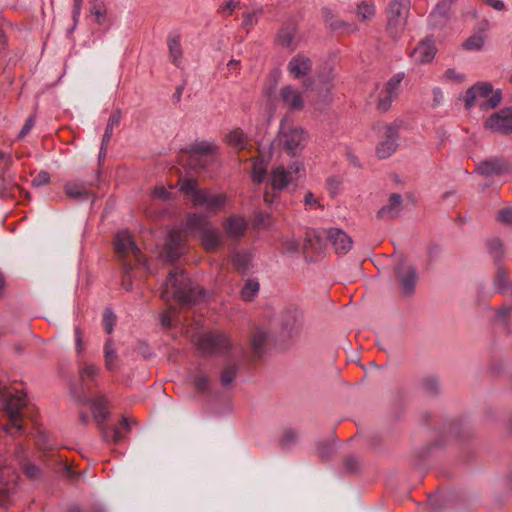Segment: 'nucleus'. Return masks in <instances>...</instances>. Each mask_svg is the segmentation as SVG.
Segmentation results:
<instances>
[{
	"mask_svg": "<svg viewBox=\"0 0 512 512\" xmlns=\"http://www.w3.org/2000/svg\"><path fill=\"white\" fill-rule=\"evenodd\" d=\"M99 372V368L94 364L86 365L80 372V377L84 379L87 378H94Z\"/></svg>",
	"mask_w": 512,
	"mask_h": 512,
	"instance_id": "4d7b16f0",
	"label": "nucleus"
},
{
	"mask_svg": "<svg viewBox=\"0 0 512 512\" xmlns=\"http://www.w3.org/2000/svg\"><path fill=\"white\" fill-rule=\"evenodd\" d=\"M23 471L30 480H39L42 477L40 468L29 461L23 464Z\"/></svg>",
	"mask_w": 512,
	"mask_h": 512,
	"instance_id": "c03bdc74",
	"label": "nucleus"
},
{
	"mask_svg": "<svg viewBox=\"0 0 512 512\" xmlns=\"http://www.w3.org/2000/svg\"><path fill=\"white\" fill-rule=\"evenodd\" d=\"M35 124V118L34 116H30L25 121V124L23 125L22 129L20 130L18 134V138H24L33 128Z\"/></svg>",
	"mask_w": 512,
	"mask_h": 512,
	"instance_id": "052dcab7",
	"label": "nucleus"
},
{
	"mask_svg": "<svg viewBox=\"0 0 512 512\" xmlns=\"http://www.w3.org/2000/svg\"><path fill=\"white\" fill-rule=\"evenodd\" d=\"M403 199L398 193H392L388 203L384 205L377 213V218L381 220H392L397 218L403 210Z\"/></svg>",
	"mask_w": 512,
	"mask_h": 512,
	"instance_id": "dca6fc26",
	"label": "nucleus"
},
{
	"mask_svg": "<svg viewBox=\"0 0 512 512\" xmlns=\"http://www.w3.org/2000/svg\"><path fill=\"white\" fill-rule=\"evenodd\" d=\"M262 14V10L252 11V12H245L243 13V27H253L258 23L259 16Z\"/></svg>",
	"mask_w": 512,
	"mask_h": 512,
	"instance_id": "49530a36",
	"label": "nucleus"
},
{
	"mask_svg": "<svg viewBox=\"0 0 512 512\" xmlns=\"http://www.w3.org/2000/svg\"><path fill=\"white\" fill-rule=\"evenodd\" d=\"M275 42L282 47H288V29L286 27L279 30Z\"/></svg>",
	"mask_w": 512,
	"mask_h": 512,
	"instance_id": "bf43d9fd",
	"label": "nucleus"
},
{
	"mask_svg": "<svg viewBox=\"0 0 512 512\" xmlns=\"http://www.w3.org/2000/svg\"><path fill=\"white\" fill-rule=\"evenodd\" d=\"M104 358H105V366L108 370L114 371L117 368V353L114 348V342L111 338L107 339L104 346Z\"/></svg>",
	"mask_w": 512,
	"mask_h": 512,
	"instance_id": "72a5a7b5",
	"label": "nucleus"
},
{
	"mask_svg": "<svg viewBox=\"0 0 512 512\" xmlns=\"http://www.w3.org/2000/svg\"><path fill=\"white\" fill-rule=\"evenodd\" d=\"M202 295V289L195 285L183 270L175 268L168 274L163 286L161 298L168 302L176 300L180 305H192Z\"/></svg>",
	"mask_w": 512,
	"mask_h": 512,
	"instance_id": "f257e3e1",
	"label": "nucleus"
},
{
	"mask_svg": "<svg viewBox=\"0 0 512 512\" xmlns=\"http://www.w3.org/2000/svg\"><path fill=\"white\" fill-rule=\"evenodd\" d=\"M227 201V195L221 193L218 195H211L207 190L198 193V199L193 204L194 206H205L208 210L217 211L224 207Z\"/></svg>",
	"mask_w": 512,
	"mask_h": 512,
	"instance_id": "f3484780",
	"label": "nucleus"
},
{
	"mask_svg": "<svg viewBox=\"0 0 512 512\" xmlns=\"http://www.w3.org/2000/svg\"><path fill=\"white\" fill-rule=\"evenodd\" d=\"M210 226H212L208 217L201 213H190L187 215L185 227L186 229L193 233L197 232L198 236L203 233V231L207 230Z\"/></svg>",
	"mask_w": 512,
	"mask_h": 512,
	"instance_id": "aec40b11",
	"label": "nucleus"
},
{
	"mask_svg": "<svg viewBox=\"0 0 512 512\" xmlns=\"http://www.w3.org/2000/svg\"><path fill=\"white\" fill-rule=\"evenodd\" d=\"M327 237L323 231L309 229L305 233L302 245L290 239V252L302 250L307 261H317L325 252Z\"/></svg>",
	"mask_w": 512,
	"mask_h": 512,
	"instance_id": "7ed1b4c3",
	"label": "nucleus"
},
{
	"mask_svg": "<svg viewBox=\"0 0 512 512\" xmlns=\"http://www.w3.org/2000/svg\"><path fill=\"white\" fill-rule=\"evenodd\" d=\"M209 378L204 373H198L194 378V386L199 393H205L208 390Z\"/></svg>",
	"mask_w": 512,
	"mask_h": 512,
	"instance_id": "09e8293b",
	"label": "nucleus"
},
{
	"mask_svg": "<svg viewBox=\"0 0 512 512\" xmlns=\"http://www.w3.org/2000/svg\"><path fill=\"white\" fill-rule=\"evenodd\" d=\"M306 323V310L299 305L290 304V335H298Z\"/></svg>",
	"mask_w": 512,
	"mask_h": 512,
	"instance_id": "412c9836",
	"label": "nucleus"
},
{
	"mask_svg": "<svg viewBox=\"0 0 512 512\" xmlns=\"http://www.w3.org/2000/svg\"><path fill=\"white\" fill-rule=\"evenodd\" d=\"M410 13V0H391L388 4L387 30L393 37L398 36L405 28Z\"/></svg>",
	"mask_w": 512,
	"mask_h": 512,
	"instance_id": "20e7f679",
	"label": "nucleus"
},
{
	"mask_svg": "<svg viewBox=\"0 0 512 512\" xmlns=\"http://www.w3.org/2000/svg\"><path fill=\"white\" fill-rule=\"evenodd\" d=\"M180 36L179 35H173L169 36L168 38V48H169V55L172 60V62L179 67L180 60L183 56V50L180 43Z\"/></svg>",
	"mask_w": 512,
	"mask_h": 512,
	"instance_id": "7c9ffc66",
	"label": "nucleus"
},
{
	"mask_svg": "<svg viewBox=\"0 0 512 512\" xmlns=\"http://www.w3.org/2000/svg\"><path fill=\"white\" fill-rule=\"evenodd\" d=\"M267 334L265 331L261 329H257L252 337H251V347L254 350V353L258 356L261 355L262 349L266 343Z\"/></svg>",
	"mask_w": 512,
	"mask_h": 512,
	"instance_id": "58836bf2",
	"label": "nucleus"
},
{
	"mask_svg": "<svg viewBox=\"0 0 512 512\" xmlns=\"http://www.w3.org/2000/svg\"><path fill=\"white\" fill-rule=\"evenodd\" d=\"M399 127L397 124H386L384 126V139L377 146L376 153L379 158L390 157L397 149Z\"/></svg>",
	"mask_w": 512,
	"mask_h": 512,
	"instance_id": "9d476101",
	"label": "nucleus"
},
{
	"mask_svg": "<svg viewBox=\"0 0 512 512\" xmlns=\"http://www.w3.org/2000/svg\"><path fill=\"white\" fill-rule=\"evenodd\" d=\"M184 241V237L180 231L172 230L169 232L165 244V254L170 262L173 263L177 261L183 254Z\"/></svg>",
	"mask_w": 512,
	"mask_h": 512,
	"instance_id": "4468645a",
	"label": "nucleus"
},
{
	"mask_svg": "<svg viewBox=\"0 0 512 512\" xmlns=\"http://www.w3.org/2000/svg\"><path fill=\"white\" fill-rule=\"evenodd\" d=\"M510 170V164L502 158H489L480 162L476 171L483 176L502 175Z\"/></svg>",
	"mask_w": 512,
	"mask_h": 512,
	"instance_id": "2eb2a0df",
	"label": "nucleus"
},
{
	"mask_svg": "<svg viewBox=\"0 0 512 512\" xmlns=\"http://www.w3.org/2000/svg\"><path fill=\"white\" fill-rule=\"evenodd\" d=\"M92 13L96 16V22L102 24L105 20L106 8L101 2H95L93 4Z\"/></svg>",
	"mask_w": 512,
	"mask_h": 512,
	"instance_id": "5fc2aeb1",
	"label": "nucleus"
},
{
	"mask_svg": "<svg viewBox=\"0 0 512 512\" xmlns=\"http://www.w3.org/2000/svg\"><path fill=\"white\" fill-rule=\"evenodd\" d=\"M404 78L403 73H398L392 76L385 84L383 90L379 94L378 109L382 112L387 111L394 99L397 98L400 90V84Z\"/></svg>",
	"mask_w": 512,
	"mask_h": 512,
	"instance_id": "6e6552de",
	"label": "nucleus"
},
{
	"mask_svg": "<svg viewBox=\"0 0 512 512\" xmlns=\"http://www.w3.org/2000/svg\"><path fill=\"white\" fill-rule=\"evenodd\" d=\"M304 106V99L302 94L297 91H292L290 88V111L301 110Z\"/></svg>",
	"mask_w": 512,
	"mask_h": 512,
	"instance_id": "8fccbe9b",
	"label": "nucleus"
},
{
	"mask_svg": "<svg viewBox=\"0 0 512 512\" xmlns=\"http://www.w3.org/2000/svg\"><path fill=\"white\" fill-rule=\"evenodd\" d=\"M322 15L325 23L330 27L333 31H341V32H355L357 27L354 24L349 22L340 20L336 14L329 8H323Z\"/></svg>",
	"mask_w": 512,
	"mask_h": 512,
	"instance_id": "a211bd4d",
	"label": "nucleus"
},
{
	"mask_svg": "<svg viewBox=\"0 0 512 512\" xmlns=\"http://www.w3.org/2000/svg\"><path fill=\"white\" fill-rule=\"evenodd\" d=\"M507 282H508V274H507L506 270L502 267H499L497 270L495 279H494V285L497 288L502 289L507 285Z\"/></svg>",
	"mask_w": 512,
	"mask_h": 512,
	"instance_id": "603ef678",
	"label": "nucleus"
},
{
	"mask_svg": "<svg viewBox=\"0 0 512 512\" xmlns=\"http://www.w3.org/2000/svg\"><path fill=\"white\" fill-rule=\"evenodd\" d=\"M511 314L512 305H504L496 311L494 321L499 324H506Z\"/></svg>",
	"mask_w": 512,
	"mask_h": 512,
	"instance_id": "a18cd8bd",
	"label": "nucleus"
},
{
	"mask_svg": "<svg viewBox=\"0 0 512 512\" xmlns=\"http://www.w3.org/2000/svg\"><path fill=\"white\" fill-rule=\"evenodd\" d=\"M120 119H121V110L120 109H116L110 115V117L108 119V123H107L106 129H105V132H104V135H103V138H102V144H101L100 153L105 152L106 146L108 145V143L111 140V137H112V134H113V129H114L115 126L119 125Z\"/></svg>",
	"mask_w": 512,
	"mask_h": 512,
	"instance_id": "bb28decb",
	"label": "nucleus"
},
{
	"mask_svg": "<svg viewBox=\"0 0 512 512\" xmlns=\"http://www.w3.org/2000/svg\"><path fill=\"white\" fill-rule=\"evenodd\" d=\"M450 5L446 1L437 4L429 16L430 24L434 27H442L448 20Z\"/></svg>",
	"mask_w": 512,
	"mask_h": 512,
	"instance_id": "a878e982",
	"label": "nucleus"
},
{
	"mask_svg": "<svg viewBox=\"0 0 512 512\" xmlns=\"http://www.w3.org/2000/svg\"><path fill=\"white\" fill-rule=\"evenodd\" d=\"M137 350L145 358H148V357H150L152 355V351H151L150 346L147 343H145V342L139 341L137 343Z\"/></svg>",
	"mask_w": 512,
	"mask_h": 512,
	"instance_id": "0e129e2a",
	"label": "nucleus"
},
{
	"mask_svg": "<svg viewBox=\"0 0 512 512\" xmlns=\"http://www.w3.org/2000/svg\"><path fill=\"white\" fill-rule=\"evenodd\" d=\"M281 71L278 69L273 70L267 79V83L264 88L265 95L269 98L272 103L278 100L276 89L281 79Z\"/></svg>",
	"mask_w": 512,
	"mask_h": 512,
	"instance_id": "cd10ccee",
	"label": "nucleus"
},
{
	"mask_svg": "<svg viewBox=\"0 0 512 512\" xmlns=\"http://www.w3.org/2000/svg\"><path fill=\"white\" fill-rule=\"evenodd\" d=\"M64 192L67 197L76 200H81L92 196V193L86 187L73 182H68L65 184Z\"/></svg>",
	"mask_w": 512,
	"mask_h": 512,
	"instance_id": "c85d7f7f",
	"label": "nucleus"
},
{
	"mask_svg": "<svg viewBox=\"0 0 512 512\" xmlns=\"http://www.w3.org/2000/svg\"><path fill=\"white\" fill-rule=\"evenodd\" d=\"M116 315L114 314L113 310L109 307L105 308L103 313V326L105 331L108 334H111L113 332L114 326L116 324Z\"/></svg>",
	"mask_w": 512,
	"mask_h": 512,
	"instance_id": "79ce46f5",
	"label": "nucleus"
},
{
	"mask_svg": "<svg viewBox=\"0 0 512 512\" xmlns=\"http://www.w3.org/2000/svg\"><path fill=\"white\" fill-rule=\"evenodd\" d=\"M199 238L204 250L210 253L215 252L221 244L219 229L213 225L203 231V233L199 235Z\"/></svg>",
	"mask_w": 512,
	"mask_h": 512,
	"instance_id": "6ab92c4d",
	"label": "nucleus"
},
{
	"mask_svg": "<svg viewBox=\"0 0 512 512\" xmlns=\"http://www.w3.org/2000/svg\"><path fill=\"white\" fill-rule=\"evenodd\" d=\"M232 263L238 271L245 272L248 268L249 259L246 255L235 253L232 256Z\"/></svg>",
	"mask_w": 512,
	"mask_h": 512,
	"instance_id": "de8ad7c7",
	"label": "nucleus"
},
{
	"mask_svg": "<svg viewBox=\"0 0 512 512\" xmlns=\"http://www.w3.org/2000/svg\"><path fill=\"white\" fill-rule=\"evenodd\" d=\"M114 246L117 254L125 256L131 253L136 257L137 261L140 262L141 251L128 231H121L116 234Z\"/></svg>",
	"mask_w": 512,
	"mask_h": 512,
	"instance_id": "f8f14e48",
	"label": "nucleus"
},
{
	"mask_svg": "<svg viewBox=\"0 0 512 512\" xmlns=\"http://www.w3.org/2000/svg\"><path fill=\"white\" fill-rule=\"evenodd\" d=\"M307 143V133L302 128L290 127V155L300 153Z\"/></svg>",
	"mask_w": 512,
	"mask_h": 512,
	"instance_id": "393cba45",
	"label": "nucleus"
},
{
	"mask_svg": "<svg viewBox=\"0 0 512 512\" xmlns=\"http://www.w3.org/2000/svg\"><path fill=\"white\" fill-rule=\"evenodd\" d=\"M270 184L273 190H282L288 185V173L284 167H277L271 171Z\"/></svg>",
	"mask_w": 512,
	"mask_h": 512,
	"instance_id": "c756f323",
	"label": "nucleus"
},
{
	"mask_svg": "<svg viewBox=\"0 0 512 512\" xmlns=\"http://www.w3.org/2000/svg\"><path fill=\"white\" fill-rule=\"evenodd\" d=\"M197 348L205 354H224L231 348L229 337L223 332H206L194 338Z\"/></svg>",
	"mask_w": 512,
	"mask_h": 512,
	"instance_id": "39448f33",
	"label": "nucleus"
},
{
	"mask_svg": "<svg viewBox=\"0 0 512 512\" xmlns=\"http://www.w3.org/2000/svg\"><path fill=\"white\" fill-rule=\"evenodd\" d=\"M238 371V366L236 364H228L224 367L220 381L223 386H229L235 379Z\"/></svg>",
	"mask_w": 512,
	"mask_h": 512,
	"instance_id": "a19ab883",
	"label": "nucleus"
},
{
	"mask_svg": "<svg viewBox=\"0 0 512 512\" xmlns=\"http://www.w3.org/2000/svg\"><path fill=\"white\" fill-rule=\"evenodd\" d=\"M185 85H186V81H184V83L180 86H178L176 88V91L175 93L173 94L172 96V100L175 102V103H178L180 100H181V97H182V94H183V91H184V88H185Z\"/></svg>",
	"mask_w": 512,
	"mask_h": 512,
	"instance_id": "774afa93",
	"label": "nucleus"
},
{
	"mask_svg": "<svg viewBox=\"0 0 512 512\" xmlns=\"http://www.w3.org/2000/svg\"><path fill=\"white\" fill-rule=\"evenodd\" d=\"M304 203L305 205L307 206H310V207H313V206H318V207H322L318 201L316 200V198L314 197L313 193L311 192H308L305 197H304Z\"/></svg>",
	"mask_w": 512,
	"mask_h": 512,
	"instance_id": "69168bd1",
	"label": "nucleus"
},
{
	"mask_svg": "<svg viewBox=\"0 0 512 512\" xmlns=\"http://www.w3.org/2000/svg\"><path fill=\"white\" fill-rule=\"evenodd\" d=\"M327 240L332 244L336 253L346 254L352 247V239L339 228L324 230Z\"/></svg>",
	"mask_w": 512,
	"mask_h": 512,
	"instance_id": "ddd939ff",
	"label": "nucleus"
},
{
	"mask_svg": "<svg viewBox=\"0 0 512 512\" xmlns=\"http://www.w3.org/2000/svg\"><path fill=\"white\" fill-rule=\"evenodd\" d=\"M293 174L296 175V179H301L305 176V168L302 162L294 161L290 163V185L293 181Z\"/></svg>",
	"mask_w": 512,
	"mask_h": 512,
	"instance_id": "3c124183",
	"label": "nucleus"
},
{
	"mask_svg": "<svg viewBox=\"0 0 512 512\" xmlns=\"http://www.w3.org/2000/svg\"><path fill=\"white\" fill-rule=\"evenodd\" d=\"M436 48L430 41L419 43L413 50L411 56L417 62H429L435 56Z\"/></svg>",
	"mask_w": 512,
	"mask_h": 512,
	"instance_id": "b1692460",
	"label": "nucleus"
},
{
	"mask_svg": "<svg viewBox=\"0 0 512 512\" xmlns=\"http://www.w3.org/2000/svg\"><path fill=\"white\" fill-rule=\"evenodd\" d=\"M153 194L155 197L164 199V200L167 199L168 195H169L168 191L163 186L155 187L153 189Z\"/></svg>",
	"mask_w": 512,
	"mask_h": 512,
	"instance_id": "338daca9",
	"label": "nucleus"
},
{
	"mask_svg": "<svg viewBox=\"0 0 512 512\" xmlns=\"http://www.w3.org/2000/svg\"><path fill=\"white\" fill-rule=\"evenodd\" d=\"M423 389L428 394H435L438 391V381L435 378H427L423 381Z\"/></svg>",
	"mask_w": 512,
	"mask_h": 512,
	"instance_id": "13d9d810",
	"label": "nucleus"
},
{
	"mask_svg": "<svg viewBox=\"0 0 512 512\" xmlns=\"http://www.w3.org/2000/svg\"><path fill=\"white\" fill-rule=\"evenodd\" d=\"M444 76L446 79L456 82H461L464 80V75L456 72L454 69H447Z\"/></svg>",
	"mask_w": 512,
	"mask_h": 512,
	"instance_id": "e2e57ef3",
	"label": "nucleus"
},
{
	"mask_svg": "<svg viewBox=\"0 0 512 512\" xmlns=\"http://www.w3.org/2000/svg\"><path fill=\"white\" fill-rule=\"evenodd\" d=\"M312 66V60L303 54H298L290 60V77L299 79L305 91L313 90L315 86Z\"/></svg>",
	"mask_w": 512,
	"mask_h": 512,
	"instance_id": "423d86ee",
	"label": "nucleus"
},
{
	"mask_svg": "<svg viewBox=\"0 0 512 512\" xmlns=\"http://www.w3.org/2000/svg\"><path fill=\"white\" fill-rule=\"evenodd\" d=\"M26 404L27 397L24 393L11 395L6 403V410L8 412L10 425L18 430L22 429L21 410L26 406Z\"/></svg>",
	"mask_w": 512,
	"mask_h": 512,
	"instance_id": "9b49d317",
	"label": "nucleus"
},
{
	"mask_svg": "<svg viewBox=\"0 0 512 512\" xmlns=\"http://www.w3.org/2000/svg\"><path fill=\"white\" fill-rule=\"evenodd\" d=\"M85 403H89L91 405L94 419L99 426L102 425L109 415V411L107 409L108 401L106 397L100 395L93 399L85 400Z\"/></svg>",
	"mask_w": 512,
	"mask_h": 512,
	"instance_id": "4be33fe9",
	"label": "nucleus"
},
{
	"mask_svg": "<svg viewBox=\"0 0 512 512\" xmlns=\"http://www.w3.org/2000/svg\"><path fill=\"white\" fill-rule=\"evenodd\" d=\"M259 291V283L255 280H247L241 290V296L245 301H251Z\"/></svg>",
	"mask_w": 512,
	"mask_h": 512,
	"instance_id": "ea45409f",
	"label": "nucleus"
},
{
	"mask_svg": "<svg viewBox=\"0 0 512 512\" xmlns=\"http://www.w3.org/2000/svg\"><path fill=\"white\" fill-rule=\"evenodd\" d=\"M483 44L484 36L480 33H477L468 38L463 44V47L466 50H480L483 47Z\"/></svg>",
	"mask_w": 512,
	"mask_h": 512,
	"instance_id": "37998d69",
	"label": "nucleus"
},
{
	"mask_svg": "<svg viewBox=\"0 0 512 512\" xmlns=\"http://www.w3.org/2000/svg\"><path fill=\"white\" fill-rule=\"evenodd\" d=\"M267 174V167L264 161L260 158H253L252 165V180L256 184L263 183Z\"/></svg>",
	"mask_w": 512,
	"mask_h": 512,
	"instance_id": "4c0bfd02",
	"label": "nucleus"
},
{
	"mask_svg": "<svg viewBox=\"0 0 512 512\" xmlns=\"http://www.w3.org/2000/svg\"><path fill=\"white\" fill-rule=\"evenodd\" d=\"M486 128L501 134L512 133V107L493 113L485 122Z\"/></svg>",
	"mask_w": 512,
	"mask_h": 512,
	"instance_id": "1a4fd4ad",
	"label": "nucleus"
},
{
	"mask_svg": "<svg viewBox=\"0 0 512 512\" xmlns=\"http://www.w3.org/2000/svg\"><path fill=\"white\" fill-rule=\"evenodd\" d=\"M497 220L501 223L512 225V207H504L497 213Z\"/></svg>",
	"mask_w": 512,
	"mask_h": 512,
	"instance_id": "864d4df0",
	"label": "nucleus"
},
{
	"mask_svg": "<svg viewBox=\"0 0 512 512\" xmlns=\"http://www.w3.org/2000/svg\"><path fill=\"white\" fill-rule=\"evenodd\" d=\"M217 146L213 143L202 141L198 143L192 144L186 151L190 154V157L193 158L197 155H209L216 151Z\"/></svg>",
	"mask_w": 512,
	"mask_h": 512,
	"instance_id": "473e14b6",
	"label": "nucleus"
},
{
	"mask_svg": "<svg viewBox=\"0 0 512 512\" xmlns=\"http://www.w3.org/2000/svg\"><path fill=\"white\" fill-rule=\"evenodd\" d=\"M180 191L185 195L191 196L194 204L198 199V193H202L203 189L198 188V181L193 178L185 179L180 183Z\"/></svg>",
	"mask_w": 512,
	"mask_h": 512,
	"instance_id": "f704fd0d",
	"label": "nucleus"
},
{
	"mask_svg": "<svg viewBox=\"0 0 512 512\" xmlns=\"http://www.w3.org/2000/svg\"><path fill=\"white\" fill-rule=\"evenodd\" d=\"M225 141L229 146L242 150L247 144V137L240 128H236L226 135Z\"/></svg>",
	"mask_w": 512,
	"mask_h": 512,
	"instance_id": "2f4dec72",
	"label": "nucleus"
},
{
	"mask_svg": "<svg viewBox=\"0 0 512 512\" xmlns=\"http://www.w3.org/2000/svg\"><path fill=\"white\" fill-rule=\"evenodd\" d=\"M246 229L247 222L239 215H231L225 222V231L230 237L239 238L244 235Z\"/></svg>",
	"mask_w": 512,
	"mask_h": 512,
	"instance_id": "5701e85b",
	"label": "nucleus"
},
{
	"mask_svg": "<svg viewBox=\"0 0 512 512\" xmlns=\"http://www.w3.org/2000/svg\"><path fill=\"white\" fill-rule=\"evenodd\" d=\"M104 438H111L112 441L116 443L122 439V435L116 427H113L110 430L104 432Z\"/></svg>",
	"mask_w": 512,
	"mask_h": 512,
	"instance_id": "680f3d73",
	"label": "nucleus"
},
{
	"mask_svg": "<svg viewBox=\"0 0 512 512\" xmlns=\"http://www.w3.org/2000/svg\"><path fill=\"white\" fill-rule=\"evenodd\" d=\"M376 13L375 5L371 0H364L357 6V17L362 21H370Z\"/></svg>",
	"mask_w": 512,
	"mask_h": 512,
	"instance_id": "c9c22d12",
	"label": "nucleus"
},
{
	"mask_svg": "<svg viewBox=\"0 0 512 512\" xmlns=\"http://www.w3.org/2000/svg\"><path fill=\"white\" fill-rule=\"evenodd\" d=\"M488 251L495 261H499L505 254L503 242L500 238L494 237L486 242Z\"/></svg>",
	"mask_w": 512,
	"mask_h": 512,
	"instance_id": "e433bc0d",
	"label": "nucleus"
},
{
	"mask_svg": "<svg viewBox=\"0 0 512 512\" xmlns=\"http://www.w3.org/2000/svg\"><path fill=\"white\" fill-rule=\"evenodd\" d=\"M50 182V174L47 171H40L32 180L33 187H41Z\"/></svg>",
	"mask_w": 512,
	"mask_h": 512,
	"instance_id": "6e6d98bb",
	"label": "nucleus"
},
{
	"mask_svg": "<svg viewBox=\"0 0 512 512\" xmlns=\"http://www.w3.org/2000/svg\"><path fill=\"white\" fill-rule=\"evenodd\" d=\"M502 99L500 90H493L491 84L482 82L470 87L464 96L465 107L467 109L479 105L483 110L495 108Z\"/></svg>",
	"mask_w": 512,
	"mask_h": 512,
	"instance_id": "f03ea898",
	"label": "nucleus"
},
{
	"mask_svg": "<svg viewBox=\"0 0 512 512\" xmlns=\"http://www.w3.org/2000/svg\"><path fill=\"white\" fill-rule=\"evenodd\" d=\"M395 275L402 294L404 296L413 295L419 280L417 268L413 264L401 260L395 268Z\"/></svg>",
	"mask_w": 512,
	"mask_h": 512,
	"instance_id": "0eeeda50",
	"label": "nucleus"
}]
</instances>
